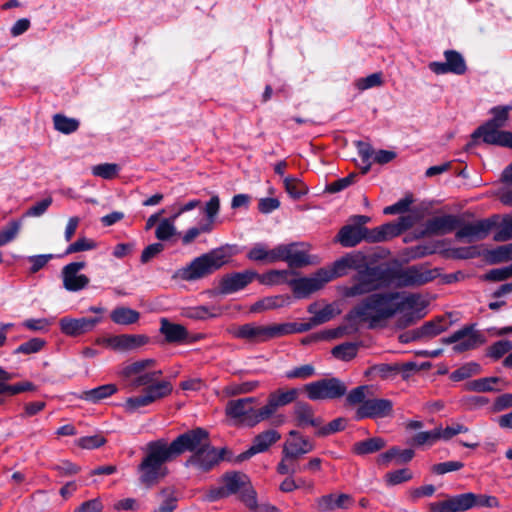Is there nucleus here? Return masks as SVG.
Segmentation results:
<instances>
[{
    "instance_id": "obj_1",
    "label": "nucleus",
    "mask_w": 512,
    "mask_h": 512,
    "mask_svg": "<svg viewBox=\"0 0 512 512\" xmlns=\"http://www.w3.org/2000/svg\"><path fill=\"white\" fill-rule=\"evenodd\" d=\"M348 314L349 320L361 319L371 328L399 314L397 327L405 328L426 315L427 302L420 294L400 292L369 293Z\"/></svg>"
},
{
    "instance_id": "obj_2",
    "label": "nucleus",
    "mask_w": 512,
    "mask_h": 512,
    "mask_svg": "<svg viewBox=\"0 0 512 512\" xmlns=\"http://www.w3.org/2000/svg\"><path fill=\"white\" fill-rule=\"evenodd\" d=\"M350 270L356 271L351 285L340 288L345 298H357L368 295L389 286V268L370 266L367 257L361 252H351L345 255Z\"/></svg>"
},
{
    "instance_id": "obj_3",
    "label": "nucleus",
    "mask_w": 512,
    "mask_h": 512,
    "mask_svg": "<svg viewBox=\"0 0 512 512\" xmlns=\"http://www.w3.org/2000/svg\"><path fill=\"white\" fill-rule=\"evenodd\" d=\"M220 486L211 487L205 493L204 499L208 502L227 498L239 494L245 505L251 509L257 505L256 492L251 486L249 477L241 472L225 473L220 479Z\"/></svg>"
},
{
    "instance_id": "obj_4",
    "label": "nucleus",
    "mask_w": 512,
    "mask_h": 512,
    "mask_svg": "<svg viewBox=\"0 0 512 512\" xmlns=\"http://www.w3.org/2000/svg\"><path fill=\"white\" fill-rule=\"evenodd\" d=\"M230 258L225 247L213 249L194 258L189 264L175 271L173 278L183 281H196L225 265Z\"/></svg>"
},
{
    "instance_id": "obj_5",
    "label": "nucleus",
    "mask_w": 512,
    "mask_h": 512,
    "mask_svg": "<svg viewBox=\"0 0 512 512\" xmlns=\"http://www.w3.org/2000/svg\"><path fill=\"white\" fill-rule=\"evenodd\" d=\"M173 458L165 440L148 443L147 455L139 466L140 481L148 486L155 484L167 474L164 464Z\"/></svg>"
},
{
    "instance_id": "obj_6",
    "label": "nucleus",
    "mask_w": 512,
    "mask_h": 512,
    "mask_svg": "<svg viewBox=\"0 0 512 512\" xmlns=\"http://www.w3.org/2000/svg\"><path fill=\"white\" fill-rule=\"evenodd\" d=\"M511 110L510 105L491 108L490 113L493 118L478 127L473 132L472 138L482 137L484 143L512 148V132L499 130L506 124Z\"/></svg>"
},
{
    "instance_id": "obj_7",
    "label": "nucleus",
    "mask_w": 512,
    "mask_h": 512,
    "mask_svg": "<svg viewBox=\"0 0 512 512\" xmlns=\"http://www.w3.org/2000/svg\"><path fill=\"white\" fill-rule=\"evenodd\" d=\"M440 276L438 268L428 264H415L399 269L389 268V285L395 282L398 287H419L432 282Z\"/></svg>"
},
{
    "instance_id": "obj_8",
    "label": "nucleus",
    "mask_w": 512,
    "mask_h": 512,
    "mask_svg": "<svg viewBox=\"0 0 512 512\" xmlns=\"http://www.w3.org/2000/svg\"><path fill=\"white\" fill-rule=\"evenodd\" d=\"M256 398L246 397L237 400H231L227 403L226 413L232 418H238L246 426H255L256 424L266 420L260 418L263 407H256Z\"/></svg>"
},
{
    "instance_id": "obj_9",
    "label": "nucleus",
    "mask_w": 512,
    "mask_h": 512,
    "mask_svg": "<svg viewBox=\"0 0 512 512\" xmlns=\"http://www.w3.org/2000/svg\"><path fill=\"white\" fill-rule=\"evenodd\" d=\"M209 444L208 432L202 428H196L179 435L170 444H168V448L173 457H176L185 451L195 453Z\"/></svg>"
},
{
    "instance_id": "obj_10",
    "label": "nucleus",
    "mask_w": 512,
    "mask_h": 512,
    "mask_svg": "<svg viewBox=\"0 0 512 512\" xmlns=\"http://www.w3.org/2000/svg\"><path fill=\"white\" fill-rule=\"evenodd\" d=\"M310 247L304 242H293L277 246V262L284 261L291 268H299L312 263Z\"/></svg>"
},
{
    "instance_id": "obj_11",
    "label": "nucleus",
    "mask_w": 512,
    "mask_h": 512,
    "mask_svg": "<svg viewBox=\"0 0 512 512\" xmlns=\"http://www.w3.org/2000/svg\"><path fill=\"white\" fill-rule=\"evenodd\" d=\"M140 388L136 394L128 397L125 402L126 410L133 412L145 407L159 399H162L172 392L171 386H136Z\"/></svg>"
},
{
    "instance_id": "obj_12",
    "label": "nucleus",
    "mask_w": 512,
    "mask_h": 512,
    "mask_svg": "<svg viewBox=\"0 0 512 512\" xmlns=\"http://www.w3.org/2000/svg\"><path fill=\"white\" fill-rule=\"evenodd\" d=\"M226 449H217L211 444L204 446L199 451L192 453L186 460L185 466L192 467L196 471L205 473L213 469L225 457Z\"/></svg>"
},
{
    "instance_id": "obj_13",
    "label": "nucleus",
    "mask_w": 512,
    "mask_h": 512,
    "mask_svg": "<svg viewBox=\"0 0 512 512\" xmlns=\"http://www.w3.org/2000/svg\"><path fill=\"white\" fill-rule=\"evenodd\" d=\"M498 224V216L478 220L472 223L459 225L455 237L459 241L468 243L486 238L491 230Z\"/></svg>"
},
{
    "instance_id": "obj_14",
    "label": "nucleus",
    "mask_w": 512,
    "mask_h": 512,
    "mask_svg": "<svg viewBox=\"0 0 512 512\" xmlns=\"http://www.w3.org/2000/svg\"><path fill=\"white\" fill-rule=\"evenodd\" d=\"M414 218L411 215L400 216L394 222L385 223L373 229H369L368 242H383L392 239L411 228Z\"/></svg>"
},
{
    "instance_id": "obj_15",
    "label": "nucleus",
    "mask_w": 512,
    "mask_h": 512,
    "mask_svg": "<svg viewBox=\"0 0 512 512\" xmlns=\"http://www.w3.org/2000/svg\"><path fill=\"white\" fill-rule=\"evenodd\" d=\"M483 341V336L475 329V325L464 326L443 339L444 343H453V350L458 353L474 349Z\"/></svg>"
},
{
    "instance_id": "obj_16",
    "label": "nucleus",
    "mask_w": 512,
    "mask_h": 512,
    "mask_svg": "<svg viewBox=\"0 0 512 512\" xmlns=\"http://www.w3.org/2000/svg\"><path fill=\"white\" fill-rule=\"evenodd\" d=\"M330 281L331 276L326 272V269H319L310 277L292 279L290 286L297 298H304L320 290Z\"/></svg>"
},
{
    "instance_id": "obj_17",
    "label": "nucleus",
    "mask_w": 512,
    "mask_h": 512,
    "mask_svg": "<svg viewBox=\"0 0 512 512\" xmlns=\"http://www.w3.org/2000/svg\"><path fill=\"white\" fill-rule=\"evenodd\" d=\"M283 328L279 324L263 326L256 323H247L238 327L236 336L251 342H265L269 339L282 336Z\"/></svg>"
},
{
    "instance_id": "obj_18",
    "label": "nucleus",
    "mask_w": 512,
    "mask_h": 512,
    "mask_svg": "<svg viewBox=\"0 0 512 512\" xmlns=\"http://www.w3.org/2000/svg\"><path fill=\"white\" fill-rule=\"evenodd\" d=\"M86 267L84 261L71 262L61 270L63 287L68 292H79L88 287L90 279L80 271Z\"/></svg>"
},
{
    "instance_id": "obj_19",
    "label": "nucleus",
    "mask_w": 512,
    "mask_h": 512,
    "mask_svg": "<svg viewBox=\"0 0 512 512\" xmlns=\"http://www.w3.org/2000/svg\"><path fill=\"white\" fill-rule=\"evenodd\" d=\"M101 321L102 317L100 316L82 318L63 317L60 319L59 325L62 333L67 336L77 337L92 331Z\"/></svg>"
},
{
    "instance_id": "obj_20",
    "label": "nucleus",
    "mask_w": 512,
    "mask_h": 512,
    "mask_svg": "<svg viewBox=\"0 0 512 512\" xmlns=\"http://www.w3.org/2000/svg\"><path fill=\"white\" fill-rule=\"evenodd\" d=\"M355 500L350 494L329 493L315 499V509L318 512H334L351 508Z\"/></svg>"
},
{
    "instance_id": "obj_21",
    "label": "nucleus",
    "mask_w": 512,
    "mask_h": 512,
    "mask_svg": "<svg viewBox=\"0 0 512 512\" xmlns=\"http://www.w3.org/2000/svg\"><path fill=\"white\" fill-rule=\"evenodd\" d=\"M257 276L258 273L254 270H245L225 275L220 281V292L225 295L238 292L255 280Z\"/></svg>"
},
{
    "instance_id": "obj_22",
    "label": "nucleus",
    "mask_w": 512,
    "mask_h": 512,
    "mask_svg": "<svg viewBox=\"0 0 512 512\" xmlns=\"http://www.w3.org/2000/svg\"><path fill=\"white\" fill-rule=\"evenodd\" d=\"M392 407V402L387 399H367L356 410L355 419L387 417L391 414Z\"/></svg>"
},
{
    "instance_id": "obj_23",
    "label": "nucleus",
    "mask_w": 512,
    "mask_h": 512,
    "mask_svg": "<svg viewBox=\"0 0 512 512\" xmlns=\"http://www.w3.org/2000/svg\"><path fill=\"white\" fill-rule=\"evenodd\" d=\"M280 438V433L274 429L266 430L258 434L254 438L251 447L247 451L241 453L238 456V460L244 461L255 454L265 452L271 445L276 443Z\"/></svg>"
},
{
    "instance_id": "obj_24",
    "label": "nucleus",
    "mask_w": 512,
    "mask_h": 512,
    "mask_svg": "<svg viewBox=\"0 0 512 512\" xmlns=\"http://www.w3.org/2000/svg\"><path fill=\"white\" fill-rule=\"evenodd\" d=\"M297 396L298 389H278L269 396L268 403L265 406H263V411L259 414L260 418H270L279 407L293 402L297 398Z\"/></svg>"
},
{
    "instance_id": "obj_25",
    "label": "nucleus",
    "mask_w": 512,
    "mask_h": 512,
    "mask_svg": "<svg viewBox=\"0 0 512 512\" xmlns=\"http://www.w3.org/2000/svg\"><path fill=\"white\" fill-rule=\"evenodd\" d=\"M147 341L148 338L144 335L122 334L107 338L105 343L114 351L127 352L146 344Z\"/></svg>"
},
{
    "instance_id": "obj_26",
    "label": "nucleus",
    "mask_w": 512,
    "mask_h": 512,
    "mask_svg": "<svg viewBox=\"0 0 512 512\" xmlns=\"http://www.w3.org/2000/svg\"><path fill=\"white\" fill-rule=\"evenodd\" d=\"M314 449L313 443L297 431H291L286 440L282 453H286L294 458H300L302 455L311 452Z\"/></svg>"
},
{
    "instance_id": "obj_27",
    "label": "nucleus",
    "mask_w": 512,
    "mask_h": 512,
    "mask_svg": "<svg viewBox=\"0 0 512 512\" xmlns=\"http://www.w3.org/2000/svg\"><path fill=\"white\" fill-rule=\"evenodd\" d=\"M460 225V219L454 215L436 216L426 221L425 232L432 235H445Z\"/></svg>"
},
{
    "instance_id": "obj_28",
    "label": "nucleus",
    "mask_w": 512,
    "mask_h": 512,
    "mask_svg": "<svg viewBox=\"0 0 512 512\" xmlns=\"http://www.w3.org/2000/svg\"><path fill=\"white\" fill-rule=\"evenodd\" d=\"M369 229L362 226L348 224L343 226L337 235V241L343 247H355L362 240L368 241Z\"/></svg>"
},
{
    "instance_id": "obj_29",
    "label": "nucleus",
    "mask_w": 512,
    "mask_h": 512,
    "mask_svg": "<svg viewBox=\"0 0 512 512\" xmlns=\"http://www.w3.org/2000/svg\"><path fill=\"white\" fill-rule=\"evenodd\" d=\"M346 386H305L307 397L313 401L329 400L342 397Z\"/></svg>"
},
{
    "instance_id": "obj_30",
    "label": "nucleus",
    "mask_w": 512,
    "mask_h": 512,
    "mask_svg": "<svg viewBox=\"0 0 512 512\" xmlns=\"http://www.w3.org/2000/svg\"><path fill=\"white\" fill-rule=\"evenodd\" d=\"M160 323V333L168 343H181L188 338V331L183 325L172 323L166 318H162Z\"/></svg>"
},
{
    "instance_id": "obj_31",
    "label": "nucleus",
    "mask_w": 512,
    "mask_h": 512,
    "mask_svg": "<svg viewBox=\"0 0 512 512\" xmlns=\"http://www.w3.org/2000/svg\"><path fill=\"white\" fill-rule=\"evenodd\" d=\"M247 258L255 262L275 263L277 262V246L268 249L266 244L256 243L247 253Z\"/></svg>"
},
{
    "instance_id": "obj_32",
    "label": "nucleus",
    "mask_w": 512,
    "mask_h": 512,
    "mask_svg": "<svg viewBox=\"0 0 512 512\" xmlns=\"http://www.w3.org/2000/svg\"><path fill=\"white\" fill-rule=\"evenodd\" d=\"M445 329L446 327L443 324L442 320L428 321L424 323L421 327L411 332V339L417 340L423 338H433L444 332Z\"/></svg>"
},
{
    "instance_id": "obj_33",
    "label": "nucleus",
    "mask_w": 512,
    "mask_h": 512,
    "mask_svg": "<svg viewBox=\"0 0 512 512\" xmlns=\"http://www.w3.org/2000/svg\"><path fill=\"white\" fill-rule=\"evenodd\" d=\"M153 359H144L140 361H136L134 363L125 365L122 370L121 374L127 378H135V383H138L142 377H144L145 372L148 370L150 366L154 365Z\"/></svg>"
},
{
    "instance_id": "obj_34",
    "label": "nucleus",
    "mask_w": 512,
    "mask_h": 512,
    "mask_svg": "<svg viewBox=\"0 0 512 512\" xmlns=\"http://www.w3.org/2000/svg\"><path fill=\"white\" fill-rule=\"evenodd\" d=\"M111 320L118 325H130L139 320L140 314L128 307H117L110 314Z\"/></svg>"
},
{
    "instance_id": "obj_35",
    "label": "nucleus",
    "mask_w": 512,
    "mask_h": 512,
    "mask_svg": "<svg viewBox=\"0 0 512 512\" xmlns=\"http://www.w3.org/2000/svg\"><path fill=\"white\" fill-rule=\"evenodd\" d=\"M219 314L218 308L205 305L186 308L182 313L184 317L194 320H206L217 317Z\"/></svg>"
},
{
    "instance_id": "obj_36",
    "label": "nucleus",
    "mask_w": 512,
    "mask_h": 512,
    "mask_svg": "<svg viewBox=\"0 0 512 512\" xmlns=\"http://www.w3.org/2000/svg\"><path fill=\"white\" fill-rule=\"evenodd\" d=\"M474 493L459 494L447 499L449 512H462L473 507Z\"/></svg>"
},
{
    "instance_id": "obj_37",
    "label": "nucleus",
    "mask_w": 512,
    "mask_h": 512,
    "mask_svg": "<svg viewBox=\"0 0 512 512\" xmlns=\"http://www.w3.org/2000/svg\"><path fill=\"white\" fill-rule=\"evenodd\" d=\"M474 493L459 494L447 499L449 512H462L473 507Z\"/></svg>"
},
{
    "instance_id": "obj_38",
    "label": "nucleus",
    "mask_w": 512,
    "mask_h": 512,
    "mask_svg": "<svg viewBox=\"0 0 512 512\" xmlns=\"http://www.w3.org/2000/svg\"><path fill=\"white\" fill-rule=\"evenodd\" d=\"M371 373L378 377V381H393L396 376L401 375L402 381H406V375L398 367L382 364L371 369Z\"/></svg>"
},
{
    "instance_id": "obj_39",
    "label": "nucleus",
    "mask_w": 512,
    "mask_h": 512,
    "mask_svg": "<svg viewBox=\"0 0 512 512\" xmlns=\"http://www.w3.org/2000/svg\"><path fill=\"white\" fill-rule=\"evenodd\" d=\"M445 60L448 62L451 73L462 75L466 72L467 66L463 56L455 50H446L444 52Z\"/></svg>"
},
{
    "instance_id": "obj_40",
    "label": "nucleus",
    "mask_w": 512,
    "mask_h": 512,
    "mask_svg": "<svg viewBox=\"0 0 512 512\" xmlns=\"http://www.w3.org/2000/svg\"><path fill=\"white\" fill-rule=\"evenodd\" d=\"M117 392L116 386H96L95 388L85 391L80 398L89 402H99Z\"/></svg>"
},
{
    "instance_id": "obj_41",
    "label": "nucleus",
    "mask_w": 512,
    "mask_h": 512,
    "mask_svg": "<svg viewBox=\"0 0 512 512\" xmlns=\"http://www.w3.org/2000/svg\"><path fill=\"white\" fill-rule=\"evenodd\" d=\"M385 446L383 439L375 437L354 444L353 451L358 455H366L379 451Z\"/></svg>"
},
{
    "instance_id": "obj_42",
    "label": "nucleus",
    "mask_w": 512,
    "mask_h": 512,
    "mask_svg": "<svg viewBox=\"0 0 512 512\" xmlns=\"http://www.w3.org/2000/svg\"><path fill=\"white\" fill-rule=\"evenodd\" d=\"M54 128L63 133L71 134L79 128V121L75 118H69L63 114H55L53 116Z\"/></svg>"
},
{
    "instance_id": "obj_43",
    "label": "nucleus",
    "mask_w": 512,
    "mask_h": 512,
    "mask_svg": "<svg viewBox=\"0 0 512 512\" xmlns=\"http://www.w3.org/2000/svg\"><path fill=\"white\" fill-rule=\"evenodd\" d=\"M480 371V365L474 362L466 363L458 369L451 372L449 379L453 382H461L477 375Z\"/></svg>"
},
{
    "instance_id": "obj_44",
    "label": "nucleus",
    "mask_w": 512,
    "mask_h": 512,
    "mask_svg": "<svg viewBox=\"0 0 512 512\" xmlns=\"http://www.w3.org/2000/svg\"><path fill=\"white\" fill-rule=\"evenodd\" d=\"M214 229L210 223H201L198 226H192L188 228L181 235V243L183 246H188L194 242V240L202 233H210Z\"/></svg>"
},
{
    "instance_id": "obj_45",
    "label": "nucleus",
    "mask_w": 512,
    "mask_h": 512,
    "mask_svg": "<svg viewBox=\"0 0 512 512\" xmlns=\"http://www.w3.org/2000/svg\"><path fill=\"white\" fill-rule=\"evenodd\" d=\"M512 350V342L507 339L499 340L489 346L486 352V356L493 359L499 360L504 355L509 354Z\"/></svg>"
},
{
    "instance_id": "obj_46",
    "label": "nucleus",
    "mask_w": 512,
    "mask_h": 512,
    "mask_svg": "<svg viewBox=\"0 0 512 512\" xmlns=\"http://www.w3.org/2000/svg\"><path fill=\"white\" fill-rule=\"evenodd\" d=\"M358 345L352 342H346L335 346L332 349V355L342 361H349L357 355Z\"/></svg>"
},
{
    "instance_id": "obj_47",
    "label": "nucleus",
    "mask_w": 512,
    "mask_h": 512,
    "mask_svg": "<svg viewBox=\"0 0 512 512\" xmlns=\"http://www.w3.org/2000/svg\"><path fill=\"white\" fill-rule=\"evenodd\" d=\"M496 232L493 239L498 242H504L512 239V214L503 217L500 224H496Z\"/></svg>"
},
{
    "instance_id": "obj_48",
    "label": "nucleus",
    "mask_w": 512,
    "mask_h": 512,
    "mask_svg": "<svg viewBox=\"0 0 512 512\" xmlns=\"http://www.w3.org/2000/svg\"><path fill=\"white\" fill-rule=\"evenodd\" d=\"M284 185L287 193L294 199H299L308 192L307 186L294 177H285Z\"/></svg>"
},
{
    "instance_id": "obj_49",
    "label": "nucleus",
    "mask_w": 512,
    "mask_h": 512,
    "mask_svg": "<svg viewBox=\"0 0 512 512\" xmlns=\"http://www.w3.org/2000/svg\"><path fill=\"white\" fill-rule=\"evenodd\" d=\"M160 497L162 498V502L159 508L154 512H173L176 509L178 499L172 489H163L160 492Z\"/></svg>"
},
{
    "instance_id": "obj_50",
    "label": "nucleus",
    "mask_w": 512,
    "mask_h": 512,
    "mask_svg": "<svg viewBox=\"0 0 512 512\" xmlns=\"http://www.w3.org/2000/svg\"><path fill=\"white\" fill-rule=\"evenodd\" d=\"M295 414L300 425L316 426L318 422L314 419L311 407L304 403H299L295 407Z\"/></svg>"
},
{
    "instance_id": "obj_51",
    "label": "nucleus",
    "mask_w": 512,
    "mask_h": 512,
    "mask_svg": "<svg viewBox=\"0 0 512 512\" xmlns=\"http://www.w3.org/2000/svg\"><path fill=\"white\" fill-rule=\"evenodd\" d=\"M178 234L175 224L171 223L169 220L162 219L156 230L155 236L160 241H168L173 236Z\"/></svg>"
},
{
    "instance_id": "obj_52",
    "label": "nucleus",
    "mask_w": 512,
    "mask_h": 512,
    "mask_svg": "<svg viewBox=\"0 0 512 512\" xmlns=\"http://www.w3.org/2000/svg\"><path fill=\"white\" fill-rule=\"evenodd\" d=\"M204 214L206 216V222L214 226V222L220 211V198L218 195H213L204 205Z\"/></svg>"
},
{
    "instance_id": "obj_53",
    "label": "nucleus",
    "mask_w": 512,
    "mask_h": 512,
    "mask_svg": "<svg viewBox=\"0 0 512 512\" xmlns=\"http://www.w3.org/2000/svg\"><path fill=\"white\" fill-rule=\"evenodd\" d=\"M46 342L42 338H32L15 349L16 354L30 355L42 350Z\"/></svg>"
},
{
    "instance_id": "obj_54",
    "label": "nucleus",
    "mask_w": 512,
    "mask_h": 512,
    "mask_svg": "<svg viewBox=\"0 0 512 512\" xmlns=\"http://www.w3.org/2000/svg\"><path fill=\"white\" fill-rule=\"evenodd\" d=\"M119 170V166L115 163H103L93 166L92 174L103 179H112L118 174Z\"/></svg>"
},
{
    "instance_id": "obj_55",
    "label": "nucleus",
    "mask_w": 512,
    "mask_h": 512,
    "mask_svg": "<svg viewBox=\"0 0 512 512\" xmlns=\"http://www.w3.org/2000/svg\"><path fill=\"white\" fill-rule=\"evenodd\" d=\"M441 440L440 427H436L431 431L419 432L413 437V444L415 445H432L436 441Z\"/></svg>"
},
{
    "instance_id": "obj_56",
    "label": "nucleus",
    "mask_w": 512,
    "mask_h": 512,
    "mask_svg": "<svg viewBox=\"0 0 512 512\" xmlns=\"http://www.w3.org/2000/svg\"><path fill=\"white\" fill-rule=\"evenodd\" d=\"M315 372L313 365L305 364L299 367L292 368L285 371L284 377L288 380L301 379L305 380L311 377Z\"/></svg>"
},
{
    "instance_id": "obj_57",
    "label": "nucleus",
    "mask_w": 512,
    "mask_h": 512,
    "mask_svg": "<svg viewBox=\"0 0 512 512\" xmlns=\"http://www.w3.org/2000/svg\"><path fill=\"white\" fill-rule=\"evenodd\" d=\"M282 306V299L279 296L265 297L251 306V312H261Z\"/></svg>"
},
{
    "instance_id": "obj_58",
    "label": "nucleus",
    "mask_w": 512,
    "mask_h": 512,
    "mask_svg": "<svg viewBox=\"0 0 512 512\" xmlns=\"http://www.w3.org/2000/svg\"><path fill=\"white\" fill-rule=\"evenodd\" d=\"M282 459L277 465V472L282 475H293L298 471L297 458L282 453Z\"/></svg>"
},
{
    "instance_id": "obj_59",
    "label": "nucleus",
    "mask_w": 512,
    "mask_h": 512,
    "mask_svg": "<svg viewBox=\"0 0 512 512\" xmlns=\"http://www.w3.org/2000/svg\"><path fill=\"white\" fill-rule=\"evenodd\" d=\"M440 427V434H441V440L443 441H449L454 436L461 434V433H467L469 431V428L461 423L458 422H452L450 425H447L445 428L442 426Z\"/></svg>"
},
{
    "instance_id": "obj_60",
    "label": "nucleus",
    "mask_w": 512,
    "mask_h": 512,
    "mask_svg": "<svg viewBox=\"0 0 512 512\" xmlns=\"http://www.w3.org/2000/svg\"><path fill=\"white\" fill-rule=\"evenodd\" d=\"M21 223L12 221L0 231V246H4L15 239L19 233Z\"/></svg>"
},
{
    "instance_id": "obj_61",
    "label": "nucleus",
    "mask_w": 512,
    "mask_h": 512,
    "mask_svg": "<svg viewBox=\"0 0 512 512\" xmlns=\"http://www.w3.org/2000/svg\"><path fill=\"white\" fill-rule=\"evenodd\" d=\"M367 386H357L356 388L352 389L345 398V406H356V405H362L363 402H365L367 399V395L365 392V388Z\"/></svg>"
},
{
    "instance_id": "obj_62",
    "label": "nucleus",
    "mask_w": 512,
    "mask_h": 512,
    "mask_svg": "<svg viewBox=\"0 0 512 512\" xmlns=\"http://www.w3.org/2000/svg\"><path fill=\"white\" fill-rule=\"evenodd\" d=\"M53 199L48 196L32 205L24 214V217H40L46 213L52 205Z\"/></svg>"
},
{
    "instance_id": "obj_63",
    "label": "nucleus",
    "mask_w": 512,
    "mask_h": 512,
    "mask_svg": "<svg viewBox=\"0 0 512 512\" xmlns=\"http://www.w3.org/2000/svg\"><path fill=\"white\" fill-rule=\"evenodd\" d=\"M97 244L92 239H88L86 237L78 238L75 242L71 243L66 251L65 254H72L82 251H89L94 248H96Z\"/></svg>"
},
{
    "instance_id": "obj_64",
    "label": "nucleus",
    "mask_w": 512,
    "mask_h": 512,
    "mask_svg": "<svg viewBox=\"0 0 512 512\" xmlns=\"http://www.w3.org/2000/svg\"><path fill=\"white\" fill-rule=\"evenodd\" d=\"M55 470L59 476H72L77 474L80 471V467L68 460H61L60 462L54 464L51 467Z\"/></svg>"
}]
</instances>
